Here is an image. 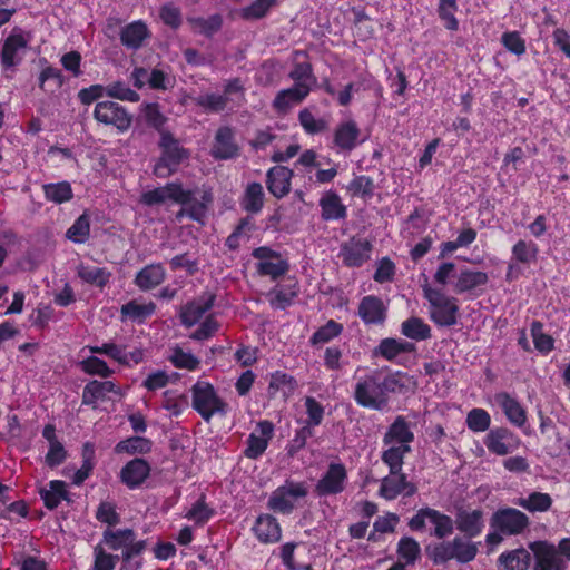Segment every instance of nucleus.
<instances>
[{
  "mask_svg": "<svg viewBox=\"0 0 570 570\" xmlns=\"http://www.w3.org/2000/svg\"><path fill=\"white\" fill-rule=\"evenodd\" d=\"M409 383L410 377L404 372L373 370L357 380L353 399L364 409L382 411L389 405L392 395L409 392Z\"/></svg>",
  "mask_w": 570,
  "mask_h": 570,
  "instance_id": "1",
  "label": "nucleus"
},
{
  "mask_svg": "<svg viewBox=\"0 0 570 570\" xmlns=\"http://www.w3.org/2000/svg\"><path fill=\"white\" fill-rule=\"evenodd\" d=\"M136 537V532L130 528H106L99 543L112 551L121 550L119 557L122 566L120 570H140L142 563L141 561H135V558L144 553L147 541L144 539L137 540Z\"/></svg>",
  "mask_w": 570,
  "mask_h": 570,
  "instance_id": "2",
  "label": "nucleus"
},
{
  "mask_svg": "<svg viewBox=\"0 0 570 570\" xmlns=\"http://www.w3.org/2000/svg\"><path fill=\"white\" fill-rule=\"evenodd\" d=\"M158 147L160 156L154 166V174L158 178H167L175 174L183 161L187 160L190 151L180 146L173 132H161Z\"/></svg>",
  "mask_w": 570,
  "mask_h": 570,
  "instance_id": "3",
  "label": "nucleus"
},
{
  "mask_svg": "<svg viewBox=\"0 0 570 570\" xmlns=\"http://www.w3.org/2000/svg\"><path fill=\"white\" fill-rule=\"evenodd\" d=\"M191 406L205 422H210L214 415L225 416L228 404L217 394L209 382L198 381L191 389Z\"/></svg>",
  "mask_w": 570,
  "mask_h": 570,
  "instance_id": "4",
  "label": "nucleus"
},
{
  "mask_svg": "<svg viewBox=\"0 0 570 570\" xmlns=\"http://www.w3.org/2000/svg\"><path fill=\"white\" fill-rule=\"evenodd\" d=\"M423 292L430 304V320L440 327L454 326L458 323L460 312L458 299L430 286L423 287Z\"/></svg>",
  "mask_w": 570,
  "mask_h": 570,
  "instance_id": "5",
  "label": "nucleus"
},
{
  "mask_svg": "<svg viewBox=\"0 0 570 570\" xmlns=\"http://www.w3.org/2000/svg\"><path fill=\"white\" fill-rule=\"evenodd\" d=\"M92 117L98 124L112 127L119 134L127 132L134 119L126 107L112 100L98 101L94 108Z\"/></svg>",
  "mask_w": 570,
  "mask_h": 570,
  "instance_id": "6",
  "label": "nucleus"
},
{
  "mask_svg": "<svg viewBox=\"0 0 570 570\" xmlns=\"http://www.w3.org/2000/svg\"><path fill=\"white\" fill-rule=\"evenodd\" d=\"M252 256L257 261L255 267L259 276H267L272 281H277L289 271L288 259L269 246L254 248Z\"/></svg>",
  "mask_w": 570,
  "mask_h": 570,
  "instance_id": "7",
  "label": "nucleus"
},
{
  "mask_svg": "<svg viewBox=\"0 0 570 570\" xmlns=\"http://www.w3.org/2000/svg\"><path fill=\"white\" fill-rule=\"evenodd\" d=\"M426 521L434 525L433 535L444 539L453 533V519L439 510L425 507L409 520V528L415 532L425 530Z\"/></svg>",
  "mask_w": 570,
  "mask_h": 570,
  "instance_id": "8",
  "label": "nucleus"
},
{
  "mask_svg": "<svg viewBox=\"0 0 570 570\" xmlns=\"http://www.w3.org/2000/svg\"><path fill=\"white\" fill-rule=\"evenodd\" d=\"M166 200L188 205L194 202V193L190 189H185L180 181H170L165 186L144 191L139 199L145 206L161 205Z\"/></svg>",
  "mask_w": 570,
  "mask_h": 570,
  "instance_id": "9",
  "label": "nucleus"
},
{
  "mask_svg": "<svg viewBox=\"0 0 570 570\" xmlns=\"http://www.w3.org/2000/svg\"><path fill=\"white\" fill-rule=\"evenodd\" d=\"M307 493L305 482L287 480L272 492L267 507L274 512L291 514L295 508L294 500L305 498Z\"/></svg>",
  "mask_w": 570,
  "mask_h": 570,
  "instance_id": "10",
  "label": "nucleus"
},
{
  "mask_svg": "<svg viewBox=\"0 0 570 570\" xmlns=\"http://www.w3.org/2000/svg\"><path fill=\"white\" fill-rule=\"evenodd\" d=\"M530 525L529 517L519 509L499 508L490 518L491 529H497L504 535L522 534Z\"/></svg>",
  "mask_w": 570,
  "mask_h": 570,
  "instance_id": "11",
  "label": "nucleus"
},
{
  "mask_svg": "<svg viewBox=\"0 0 570 570\" xmlns=\"http://www.w3.org/2000/svg\"><path fill=\"white\" fill-rule=\"evenodd\" d=\"M483 443L490 453L504 456L515 451L520 446L521 440L510 429L497 426L489 430Z\"/></svg>",
  "mask_w": 570,
  "mask_h": 570,
  "instance_id": "12",
  "label": "nucleus"
},
{
  "mask_svg": "<svg viewBox=\"0 0 570 570\" xmlns=\"http://www.w3.org/2000/svg\"><path fill=\"white\" fill-rule=\"evenodd\" d=\"M347 470L341 462H331L327 470L317 481L315 493L318 497L336 495L345 490Z\"/></svg>",
  "mask_w": 570,
  "mask_h": 570,
  "instance_id": "13",
  "label": "nucleus"
},
{
  "mask_svg": "<svg viewBox=\"0 0 570 570\" xmlns=\"http://www.w3.org/2000/svg\"><path fill=\"white\" fill-rule=\"evenodd\" d=\"M275 426L269 420H261L256 423L255 431L246 440L243 455L250 460H258L267 450L274 436Z\"/></svg>",
  "mask_w": 570,
  "mask_h": 570,
  "instance_id": "14",
  "label": "nucleus"
},
{
  "mask_svg": "<svg viewBox=\"0 0 570 570\" xmlns=\"http://www.w3.org/2000/svg\"><path fill=\"white\" fill-rule=\"evenodd\" d=\"M122 396V391L119 385L110 380H90L82 389L81 404L97 410L99 403L107 402L110 399L108 394Z\"/></svg>",
  "mask_w": 570,
  "mask_h": 570,
  "instance_id": "15",
  "label": "nucleus"
},
{
  "mask_svg": "<svg viewBox=\"0 0 570 570\" xmlns=\"http://www.w3.org/2000/svg\"><path fill=\"white\" fill-rule=\"evenodd\" d=\"M533 552L534 567L533 570H566L564 560L558 554L554 544L548 541H534L529 544Z\"/></svg>",
  "mask_w": 570,
  "mask_h": 570,
  "instance_id": "16",
  "label": "nucleus"
},
{
  "mask_svg": "<svg viewBox=\"0 0 570 570\" xmlns=\"http://www.w3.org/2000/svg\"><path fill=\"white\" fill-rule=\"evenodd\" d=\"M372 244L365 238L351 237L341 244L338 257L346 267H361L370 259Z\"/></svg>",
  "mask_w": 570,
  "mask_h": 570,
  "instance_id": "17",
  "label": "nucleus"
},
{
  "mask_svg": "<svg viewBox=\"0 0 570 570\" xmlns=\"http://www.w3.org/2000/svg\"><path fill=\"white\" fill-rule=\"evenodd\" d=\"M461 532L466 539H474L479 537L485 527L484 512L482 509H465L460 508L456 510L453 520V528Z\"/></svg>",
  "mask_w": 570,
  "mask_h": 570,
  "instance_id": "18",
  "label": "nucleus"
},
{
  "mask_svg": "<svg viewBox=\"0 0 570 570\" xmlns=\"http://www.w3.org/2000/svg\"><path fill=\"white\" fill-rule=\"evenodd\" d=\"M216 302V294L204 292L197 298L187 302L181 306L179 318L185 327H191L200 322L204 315L213 308Z\"/></svg>",
  "mask_w": 570,
  "mask_h": 570,
  "instance_id": "19",
  "label": "nucleus"
},
{
  "mask_svg": "<svg viewBox=\"0 0 570 570\" xmlns=\"http://www.w3.org/2000/svg\"><path fill=\"white\" fill-rule=\"evenodd\" d=\"M28 47V39L22 35L21 29L14 28L4 39L0 52V63L3 70H11L19 66L22 57L19 52Z\"/></svg>",
  "mask_w": 570,
  "mask_h": 570,
  "instance_id": "20",
  "label": "nucleus"
},
{
  "mask_svg": "<svg viewBox=\"0 0 570 570\" xmlns=\"http://www.w3.org/2000/svg\"><path fill=\"white\" fill-rule=\"evenodd\" d=\"M360 136L361 129L355 120L342 121L334 129L333 148L337 154H350L363 141Z\"/></svg>",
  "mask_w": 570,
  "mask_h": 570,
  "instance_id": "21",
  "label": "nucleus"
},
{
  "mask_svg": "<svg viewBox=\"0 0 570 570\" xmlns=\"http://www.w3.org/2000/svg\"><path fill=\"white\" fill-rule=\"evenodd\" d=\"M240 148L235 140V131L229 126H222L217 129L210 155L216 160H229L238 157Z\"/></svg>",
  "mask_w": 570,
  "mask_h": 570,
  "instance_id": "22",
  "label": "nucleus"
},
{
  "mask_svg": "<svg viewBox=\"0 0 570 570\" xmlns=\"http://www.w3.org/2000/svg\"><path fill=\"white\" fill-rule=\"evenodd\" d=\"M294 170L283 166L276 165L266 171L265 185L268 193L276 199H283L292 190V179Z\"/></svg>",
  "mask_w": 570,
  "mask_h": 570,
  "instance_id": "23",
  "label": "nucleus"
},
{
  "mask_svg": "<svg viewBox=\"0 0 570 570\" xmlns=\"http://www.w3.org/2000/svg\"><path fill=\"white\" fill-rule=\"evenodd\" d=\"M357 315L366 326H381L387 318V306L376 295H366L360 303Z\"/></svg>",
  "mask_w": 570,
  "mask_h": 570,
  "instance_id": "24",
  "label": "nucleus"
},
{
  "mask_svg": "<svg viewBox=\"0 0 570 570\" xmlns=\"http://www.w3.org/2000/svg\"><path fill=\"white\" fill-rule=\"evenodd\" d=\"M151 466L147 460L135 458L128 461L119 472V480L129 490H137L150 476Z\"/></svg>",
  "mask_w": 570,
  "mask_h": 570,
  "instance_id": "25",
  "label": "nucleus"
},
{
  "mask_svg": "<svg viewBox=\"0 0 570 570\" xmlns=\"http://www.w3.org/2000/svg\"><path fill=\"white\" fill-rule=\"evenodd\" d=\"M417 492L415 483L407 480L405 473L384 476L381 480L379 495L387 501L395 500L399 495L412 497Z\"/></svg>",
  "mask_w": 570,
  "mask_h": 570,
  "instance_id": "26",
  "label": "nucleus"
},
{
  "mask_svg": "<svg viewBox=\"0 0 570 570\" xmlns=\"http://www.w3.org/2000/svg\"><path fill=\"white\" fill-rule=\"evenodd\" d=\"M489 283V275L485 272L471 269L464 267L460 271L456 282L454 283V292L456 294H473L479 295L476 293L478 289H481Z\"/></svg>",
  "mask_w": 570,
  "mask_h": 570,
  "instance_id": "27",
  "label": "nucleus"
},
{
  "mask_svg": "<svg viewBox=\"0 0 570 570\" xmlns=\"http://www.w3.org/2000/svg\"><path fill=\"white\" fill-rule=\"evenodd\" d=\"M299 294L297 282L289 279L285 284L275 285L266 295L273 309L284 311L289 307Z\"/></svg>",
  "mask_w": 570,
  "mask_h": 570,
  "instance_id": "28",
  "label": "nucleus"
},
{
  "mask_svg": "<svg viewBox=\"0 0 570 570\" xmlns=\"http://www.w3.org/2000/svg\"><path fill=\"white\" fill-rule=\"evenodd\" d=\"M151 37L147 23L142 20L132 21L121 28L119 39L122 46L137 50Z\"/></svg>",
  "mask_w": 570,
  "mask_h": 570,
  "instance_id": "29",
  "label": "nucleus"
},
{
  "mask_svg": "<svg viewBox=\"0 0 570 570\" xmlns=\"http://www.w3.org/2000/svg\"><path fill=\"white\" fill-rule=\"evenodd\" d=\"M253 531L262 543H275L282 538V529L275 517L261 514L257 517Z\"/></svg>",
  "mask_w": 570,
  "mask_h": 570,
  "instance_id": "30",
  "label": "nucleus"
},
{
  "mask_svg": "<svg viewBox=\"0 0 570 570\" xmlns=\"http://www.w3.org/2000/svg\"><path fill=\"white\" fill-rule=\"evenodd\" d=\"M495 401L511 424L518 428L525 425L527 411L515 397L507 392H500L495 395Z\"/></svg>",
  "mask_w": 570,
  "mask_h": 570,
  "instance_id": "31",
  "label": "nucleus"
},
{
  "mask_svg": "<svg viewBox=\"0 0 570 570\" xmlns=\"http://www.w3.org/2000/svg\"><path fill=\"white\" fill-rule=\"evenodd\" d=\"M321 216L325 222L345 219L347 208L335 190H327L320 199Z\"/></svg>",
  "mask_w": 570,
  "mask_h": 570,
  "instance_id": "32",
  "label": "nucleus"
},
{
  "mask_svg": "<svg viewBox=\"0 0 570 570\" xmlns=\"http://www.w3.org/2000/svg\"><path fill=\"white\" fill-rule=\"evenodd\" d=\"M382 441L384 445L393 443H399V445H410L414 441V433L406 419L399 415L387 428Z\"/></svg>",
  "mask_w": 570,
  "mask_h": 570,
  "instance_id": "33",
  "label": "nucleus"
},
{
  "mask_svg": "<svg viewBox=\"0 0 570 570\" xmlns=\"http://www.w3.org/2000/svg\"><path fill=\"white\" fill-rule=\"evenodd\" d=\"M166 278V271L160 263L142 267L135 277V285L144 292L159 286Z\"/></svg>",
  "mask_w": 570,
  "mask_h": 570,
  "instance_id": "34",
  "label": "nucleus"
},
{
  "mask_svg": "<svg viewBox=\"0 0 570 570\" xmlns=\"http://www.w3.org/2000/svg\"><path fill=\"white\" fill-rule=\"evenodd\" d=\"M239 205L247 214H259L265 205V193L262 184L258 181L247 184L240 197Z\"/></svg>",
  "mask_w": 570,
  "mask_h": 570,
  "instance_id": "35",
  "label": "nucleus"
},
{
  "mask_svg": "<svg viewBox=\"0 0 570 570\" xmlns=\"http://www.w3.org/2000/svg\"><path fill=\"white\" fill-rule=\"evenodd\" d=\"M39 494L48 510L57 509L61 501L70 502V493L62 480H51L48 483V489H41Z\"/></svg>",
  "mask_w": 570,
  "mask_h": 570,
  "instance_id": "36",
  "label": "nucleus"
},
{
  "mask_svg": "<svg viewBox=\"0 0 570 570\" xmlns=\"http://www.w3.org/2000/svg\"><path fill=\"white\" fill-rule=\"evenodd\" d=\"M187 21L195 33L209 39L219 32L224 24V18L220 13H214L207 18L189 17Z\"/></svg>",
  "mask_w": 570,
  "mask_h": 570,
  "instance_id": "37",
  "label": "nucleus"
},
{
  "mask_svg": "<svg viewBox=\"0 0 570 570\" xmlns=\"http://www.w3.org/2000/svg\"><path fill=\"white\" fill-rule=\"evenodd\" d=\"M311 92L307 86L296 83L277 92L273 106L277 110H286L294 104H301Z\"/></svg>",
  "mask_w": 570,
  "mask_h": 570,
  "instance_id": "38",
  "label": "nucleus"
},
{
  "mask_svg": "<svg viewBox=\"0 0 570 570\" xmlns=\"http://www.w3.org/2000/svg\"><path fill=\"white\" fill-rule=\"evenodd\" d=\"M410 451L411 446L404 444L392 445L382 452L381 460L389 468L391 475L400 474V472H403L404 458Z\"/></svg>",
  "mask_w": 570,
  "mask_h": 570,
  "instance_id": "39",
  "label": "nucleus"
},
{
  "mask_svg": "<svg viewBox=\"0 0 570 570\" xmlns=\"http://www.w3.org/2000/svg\"><path fill=\"white\" fill-rule=\"evenodd\" d=\"M297 380L283 371H275L271 374L268 383V393L275 396L277 392L282 391L285 399L289 397L297 389Z\"/></svg>",
  "mask_w": 570,
  "mask_h": 570,
  "instance_id": "40",
  "label": "nucleus"
},
{
  "mask_svg": "<svg viewBox=\"0 0 570 570\" xmlns=\"http://www.w3.org/2000/svg\"><path fill=\"white\" fill-rule=\"evenodd\" d=\"M498 561L505 570H528L531 554L524 548H519L501 553Z\"/></svg>",
  "mask_w": 570,
  "mask_h": 570,
  "instance_id": "41",
  "label": "nucleus"
},
{
  "mask_svg": "<svg viewBox=\"0 0 570 570\" xmlns=\"http://www.w3.org/2000/svg\"><path fill=\"white\" fill-rule=\"evenodd\" d=\"M42 191L46 200L57 205L68 203L73 198L71 184L67 180L43 184Z\"/></svg>",
  "mask_w": 570,
  "mask_h": 570,
  "instance_id": "42",
  "label": "nucleus"
},
{
  "mask_svg": "<svg viewBox=\"0 0 570 570\" xmlns=\"http://www.w3.org/2000/svg\"><path fill=\"white\" fill-rule=\"evenodd\" d=\"M77 275L85 283L104 288L110 281L111 273L106 267H96L81 264Z\"/></svg>",
  "mask_w": 570,
  "mask_h": 570,
  "instance_id": "43",
  "label": "nucleus"
},
{
  "mask_svg": "<svg viewBox=\"0 0 570 570\" xmlns=\"http://www.w3.org/2000/svg\"><path fill=\"white\" fill-rule=\"evenodd\" d=\"M514 503L524 510L534 513L549 511L553 501L549 493L533 491L527 498H519Z\"/></svg>",
  "mask_w": 570,
  "mask_h": 570,
  "instance_id": "44",
  "label": "nucleus"
},
{
  "mask_svg": "<svg viewBox=\"0 0 570 570\" xmlns=\"http://www.w3.org/2000/svg\"><path fill=\"white\" fill-rule=\"evenodd\" d=\"M538 245L532 240L519 239L511 248V261L529 266L537 261Z\"/></svg>",
  "mask_w": 570,
  "mask_h": 570,
  "instance_id": "45",
  "label": "nucleus"
},
{
  "mask_svg": "<svg viewBox=\"0 0 570 570\" xmlns=\"http://www.w3.org/2000/svg\"><path fill=\"white\" fill-rule=\"evenodd\" d=\"M397 561H402L405 567L414 566L421 558L420 543L412 537H402L396 547Z\"/></svg>",
  "mask_w": 570,
  "mask_h": 570,
  "instance_id": "46",
  "label": "nucleus"
},
{
  "mask_svg": "<svg viewBox=\"0 0 570 570\" xmlns=\"http://www.w3.org/2000/svg\"><path fill=\"white\" fill-rule=\"evenodd\" d=\"M151 440L144 436L135 435L119 441L115 446V452L117 454L126 453L129 455L147 454L151 451Z\"/></svg>",
  "mask_w": 570,
  "mask_h": 570,
  "instance_id": "47",
  "label": "nucleus"
},
{
  "mask_svg": "<svg viewBox=\"0 0 570 570\" xmlns=\"http://www.w3.org/2000/svg\"><path fill=\"white\" fill-rule=\"evenodd\" d=\"M401 333L407 338L414 341L429 340L431 334V327L422 318L417 316H411L401 324Z\"/></svg>",
  "mask_w": 570,
  "mask_h": 570,
  "instance_id": "48",
  "label": "nucleus"
},
{
  "mask_svg": "<svg viewBox=\"0 0 570 570\" xmlns=\"http://www.w3.org/2000/svg\"><path fill=\"white\" fill-rule=\"evenodd\" d=\"M479 542H473L472 539H466L464 535H456L452 539L454 549L455 561L465 564L473 561L479 552Z\"/></svg>",
  "mask_w": 570,
  "mask_h": 570,
  "instance_id": "49",
  "label": "nucleus"
},
{
  "mask_svg": "<svg viewBox=\"0 0 570 570\" xmlns=\"http://www.w3.org/2000/svg\"><path fill=\"white\" fill-rule=\"evenodd\" d=\"M156 311V304L149 302L146 304H139L132 299L121 306L122 317L129 318L134 322L142 323L146 318L150 317Z\"/></svg>",
  "mask_w": 570,
  "mask_h": 570,
  "instance_id": "50",
  "label": "nucleus"
},
{
  "mask_svg": "<svg viewBox=\"0 0 570 570\" xmlns=\"http://www.w3.org/2000/svg\"><path fill=\"white\" fill-rule=\"evenodd\" d=\"M80 370L90 376H99L101 379H109L115 374V371L109 367L106 361L92 354L79 362Z\"/></svg>",
  "mask_w": 570,
  "mask_h": 570,
  "instance_id": "51",
  "label": "nucleus"
},
{
  "mask_svg": "<svg viewBox=\"0 0 570 570\" xmlns=\"http://www.w3.org/2000/svg\"><path fill=\"white\" fill-rule=\"evenodd\" d=\"M215 510L206 502V495L202 494L191 508L186 512L185 518L194 521L195 525H205L214 515Z\"/></svg>",
  "mask_w": 570,
  "mask_h": 570,
  "instance_id": "52",
  "label": "nucleus"
},
{
  "mask_svg": "<svg viewBox=\"0 0 570 570\" xmlns=\"http://www.w3.org/2000/svg\"><path fill=\"white\" fill-rule=\"evenodd\" d=\"M90 236V217L85 212L67 229L66 238L75 244H85Z\"/></svg>",
  "mask_w": 570,
  "mask_h": 570,
  "instance_id": "53",
  "label": "nucleus"
},
{
  "mask_svg": "<svg viewBox=\"0 0 570 570\" xmlns=\"http://www.w3.org/2000/svg\"><path fill=\"white\" fill-rule=\"evenodd\" d=\"M39 87L43 91H55L65 85V76L62 71L52 66H46L39 73Z\"/></svg>",
  "mask_w": 570,
  "mask_h": 570,
  "instance_id": "54",
  "label": "nucleus"
},
{
  "mask_svg": "<svg viewBox=\"0 0 570 570\" xmlns=\"http://www.w3.org/2000/svg\"><path fill=\"white\" fill-rule=\"evenodd\" d=\"M426 553L435 566L445 564L451 560H455L452 540H443L434 546L428 547Z\"/></svg>",
  "mask_w": 570,
  "mask_h": 570,
  "instance_id": "55",
  "label": "nucleus"
},
{
  "mask_svg": "<svg viewBox=\"0 0 570 570\" xmlns=\"http://www.w3.org/2000/svg\"><path fill=\"white\" fill-rule=\"evenodd\" d=\"M347 190L353 197H360L364 200H368L374 196L375 184L372 177L358 175L350 181Z\"/></svg>",
  "mask_w": 570,
  "mask_h": 570,
  "instance_id": "56",
  "label": "nucleus"
},
{
  "mask_svg": "<svg viewBox=\"0 0 570 570\" xmlns=\"http://www.w3.org/2000/svg\"><path fill=\"white\" fill-rule=\"evenodd\" d=\"M531 336L535 350L542 355H548L554 350V338L543 333V324L540 321H533L531 323Z\"/></svg>",
  "mask_w": 570,
  "mask_h": 570,
  "instance_id": "57",
  "label": "nucleus"
},
{
  "mask_svg": "<svg viewBox=\"0 0 570 570\" xmlns=\"http://www.w3.org/2000/svg\"><path fill=\"white\" fill-rule=\"evenodd\" d=\"M142 114L146 124L154 128L159 134V137H161V132H170L165 129L168 118L160 111V107L157 102L146 104L142 108Z\"/></svg>",
  "mask_w": 570,
  "mask_h": 570,
  "instance_id": "58",
  "label": "nucleus"
},
{
  "mask_svg": "<svg viewBox=\"0 0 570 570\" xmlns=\"http://www.w3.org/2000/svg\"><path fill=\"white\" fill-rule=\"evenodd\" d=\"M465 424L473 433H482L490 430L491 415L481 407H474L466 414Z\"/></svg>",
  "mask_w": 570,
  "mask_h": 570,
  "instance_id": "59",
  "label": "nucleus"
},
{
  "mask_svg": "<svg viewBox=\"0 0 570 570\" xmlns=\"http://www.w3.org/2000/svg\"><path fill=\"white\" fill-rule=\"evenodd\" d=\"M342 332L343 325L334 320H330L313 333L309 342L314 346L325 344L340 336Z\"/></svg>",
  "mask_w": 570,
  "mask_h": 570,
  "instance_id": "60",
  "label": "nucleus"
},
{
  "mask_svg": "<svg viewBox=\"0 0 570 570\" xmlns=\"http://www.w3.org/2000/svg\"><path fill=\"white\" fill-rule=\"evenodd\" d=\"M458 10L456 0H439L438 14L445 29L450 31L459 29V20L455 17Z\"/></svg>",
  "mask_w": 570,
  "mask_h": 570,
  "instance_id": "61",
  "label": "nucleus"
},
{
  "mask_svg": "<svg viewBox=\"0 0 570 570\" xmlns=\"http://www.w3.org/2000/svg\"><path fill=\"white\" fill-rule=\"evenodd\" d=\"M288 77L293 80L294 85L299 83L301 86H307L311 89L316 82L312 63L308 61L295 62L288 73Z\"/></svg>",
  "mask_w": 570,
  "mask_h": 570,
  "instance_id": "62",
  "label": "nucleus"
},
{
  "mask_svg": "<svg viewBox=\"0 0 570 570\" xmlns=\"http://www.w3.org/2000/svg\"><path fill=\"white\" fill-rule=\"evenodd\" d=\"M229 98L219 94H205L195 98V104L207 112H220L225 110Z\"/></svg>",
  "mask_w": 570,
  "mask_h": 570,
  "instance_id": "63",
  "label": "nucleus"
},
{
  "mask_svg": "<svg viewBox=\"0 0 570 570\" xmlns=\"http://www.w3.org/2000/svg\"><path fill=\"white\" fill-rule=\"evenodd\" d=\"M119 560H121L119 554L107 552L101 543H98L94 548V564L91 570H114Z\"/></svg>",
  "mask_w": 570,
  "mask_h": 570,
  "instance_id": "64",
  "label": "nucleus"
}]
</instances>
